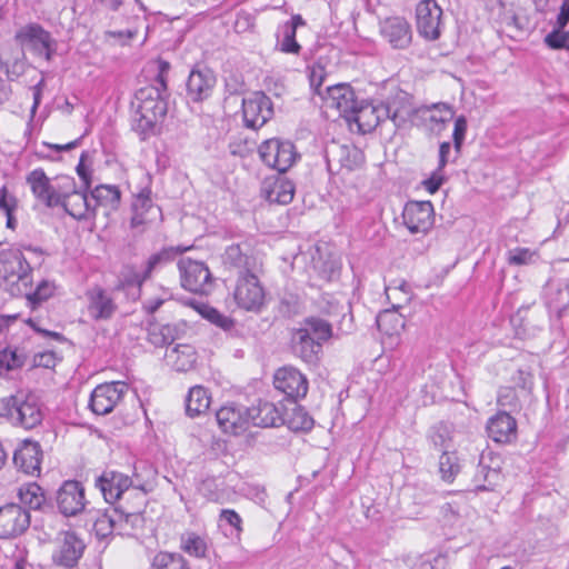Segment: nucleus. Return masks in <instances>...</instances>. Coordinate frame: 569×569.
<instances>
[{
	"instance_id": "obj_1",
	"label": "nucleus",
	"mask_w": 569,
	"mask_h": 569,
	"mask_svg": "<svg viewBox=\"0 0 569 569\" xmlns=\"http://www.w3.org/2000/svg\"><path fill=\"white\" fill-rule=\"evenodd\" d=\"M96 487L100 489L108 503L123 502V495L130 491L129 495L133 497L134 503L129 507L138 508L139 511H142L146 495L149 491L148 483L136 471L132 477H129L116 470H104L96 479Z\"/></svg>"
},
{
	"instance_id": "obj_2",
	"label": "nucleus",
	"mask_w": 569,
	"mask_h": 569,
	"mask_svg": "<svg viewBox=\"0 0 569 569\" xmlns=\"http://www.w3.org/2000/svg\"><path fill=\"white\" fill-rule=\"evenodd\" d=\"M133 129L142 140L156 133V128L167 113V101L158 87L148 86L136 93Z\"/></svg>"
},
{
	"instance_id": "obj_3",
	"label": "nucleus",
	"mask_w": 569,
	"mask_h": 569,
	"mask_svg": "<svg viewBox=\"0 0 569 569\" xmlns=\"http://www.w3.org/2000/svg\"><path fill=\"white\" fill-rule=\"evenodd\" d=\"M413 113L412 107L407 103H399L396 99L390 103L372 104L366 103L360 107L356 106L355 112H351L353 120L357 122L362 133L375 130L381 121L391 119L395 126L401 127Z\"/></svg>"
},
{
	"instance_id": "obj_4",
	"label": "nucleus",
	"mask_w": 569,
	"mask_h": 569,
	"mask_svg": "<svg viewBox=\"0 0 569 569\" xmlns=\"http://www.w3.org/2000/svg\"><path fill=\"white\" fill-rule=\"evenodd\" d=\"M31 257H26L19 248H9L0 252V277L4 280H26L34 266L40 267L44 260L40 248L27 246L23 248Z\"/></svg>"
},
{
	"instance_id": "obj_5",
	"label": "nucleus",
	"mask_w": 569,
	"mask_h": 569,
	"mask_svg": "<svg viewBox=\"0 0 569 569\" xmlns=\"http://www.w3.org/2000/svg\"><path fill=\"white\" fill-rule=\"evenodd\" d=\"M92 528L99 539L107 538L114 530L123 531L127 526L132 528L141 521V511L138 508H130L127 503L119 502L117 507L97 510L91 515Z\"/></svg>"
},
{
	"instance_id": "obj_6",
	"label": "nucleus",
	"mask_w": 569,
	"mask_h": 569,
	"mask_svg": "<svg viewBox=\"0 0 569 569\" xmlns=\"http://www.w3.org/2000/svg\"><path fill=\"white\" fill-rule=\"evenodd\" d=\"M26 181L34 198L50 209L59 206L60 192L68 189V186L70 187V177H58L54 182H51L40 168L29 172Z\"/></svg>"
},
{
	"instance_id": "obj_7",
	"label": "nucleus",
	"mask_w": 569,
	"mask_h": 569,
	"mask_svg": "<svg viewBox=\"0 0 569 569\" xmlns=\"http://www.w3.org/2000/svg\"><path fill=\"white\" fill-rule=\"evenodd\" d=\"M258 151L262 162L279 172L289 170L298 158L293 143L278 138L263 141Z\"/></svg>"
},
{
	"instance_id": "obj_8",
	"label": "nucleus",
	"mask_w": 569,
	"mask_h": 569,
	"mask_svg": "<svg viewBox=\"0 0 569 569\" xmlns=\"http://www.w3.org/2000/svg\"><path fill=\"white\" fill-rule=\"evenodd\" d=\"M16 40L23 49L32 51L47 61H50L56 52V41L50 32L38 23L21 27L16 33Z\"/></svg>"
},
{
	"instance_id": "obj_9",
	"label": "nucleus",
	"mask_w": 569,
	"mask_h": 569,
	"mask_svg": "<svg viewBox=\"0 0 569 569\" xmlns=\"http://www.w3.org/2000/svg\"><path fill=\"white\" fill-rule=\"evenodd\" d=\"M233 298L236 303L247 311H258L262 307L264 290L258 272L249 271L238 276Z\"/></svg>"
},
{
	"instance_id": "obj_10",
	"label": "nucleus",
	"mask_w": 569,
	"mask_h": 569,
	"mask_svg": "<svg viewBox=\"0 0 569 569\" xmlns=\"http://www.w3.org/2000/svg\"><path fill=\"white\" fill-rule=\"evenodd\" d=\"M181 284L184 289L206 295L213 287V279L209 268L201 261L181 259L178 263Z\"/></svg>"
},
{
	"instance_id": "obj_11",
	"label": "nucleus",
	"mask_w": 569,
	"mask_h": 569,
	"mask_svg": "<svg viewBox=\"0 0 569 569\" xmlns=\"http://www.w3.org/2000/svg\"><path fill=\"white\" fill-rule=\"evenodd\" d=\"M222 263L228 269H234L239 274L259 272L261 264L252 253V241L249 239L228 246L221 256Z\"/></svg>"
},
{
	"instance_id": "obj_12",
	"label": "nucleus",
	"mask_w": 569,
	"mask_h": 569,
	"mask_svg": "<svg viewBox=\"0 0 569 569\" xmlns=\"http://www.w3.org/2000/svg\"><path fill=\"white\" fill-rule=\"evenodd\" d=\"M57 508L64 517H74L86 510V490L77 480L64 481L57 491Z\"/></svg>"
},
{
	"instance_id": "obj_13",
	"label": "nucleus",
	"mask_w": 569,
	"mask_h": 569,
	"mask_svg": "<svg viewBox=\"0 0 569 569\" xmlns=\"http://www.w3.org/2000/svg\"><path fill=\"white\" fill-rule=\"evenodd\" d=\"M29 510L18 503L0 507V539H14L30 526Z\"/></svg>"
},
{
	"instance_id": "obj_14",
	"label": "nucleus",
	"mask_w": 569,
	"mask_h": 569,
	"mask_svg": "<svg viewBox=\"0 0 569 569\" xmlns=\"http://www.w3.org/2000/svg\"><path fill=\"white\" fill-rule=\"evenodd\" d=\"M442 9L436 0H421L416 8L417 30L427 40H437L441 34Z\"/></svg>"
},
{
	"instance_id": "obj_15",
	"label": "nucleus",
	"mask_w": 569,
	"mask_h": 569,
	"mask_svg": "<svg viewBox=\"0 0 569 569\" xmlns=\"http://www.w3.org/2000/svg\"><path fill=\"white\" fill-rule=\"evenodd\" d=\"M501 458L492 451L482 452L473 477L477 491H492L502 481Z\"/></svg>"
},
{
	"instance_id": "obj_16",
	"label": "nucleus",
	"mask_w": 569,
	"mask_h": 569,
	"mask_svg": "<svg viewBox=\"0 0 569 569\" xmlns=\"http://www.w3.org/2000/svg\"><path fill=\"white\" fill-rule=\"evenodd\" d=\"M59 206L76 220H88L96 217V207L89 201L84 191L76 190L74 179L70 177V187L59 194Z\"/></svg>"
},
{
	"instance_id": "obj_17",
	"label": "nucleus",
	"mask_w": 569,
	"mask_h": 569,
	"mask_svg": "<svg viewBox=\"0 0 569 569\" xmlns=\"http://www.w3.org/2000/svg\"><path fill=\"white\" fill-rule=\"evenodd\" d=\"M128 391V385L122 381H112L97 386L90 397L89 406L97 415H107Z\"/></svg>"
},
{
	"instance_id": "obj_18",
	"label": "nucleus",
	"mask_w": 569,
	"mask_h": 569,
	"mask_svg": "<svg viewBox=\"0 0 569 569\" xmlns=\"http://www.w3.org/2000/svg\"><path fill=\"white\" fill-rule=\"evenodd\" d=\"M402 219L411 233L426 234L435 222L433 206L430 201H409L403 208Z\"/></svg>"
},
{
	"instance_id": "obj_19",
	"label": "nucleus",
	"mask_w": 569,
	"mask_h": 569,
	"mask_svg": "<svg viewBox=\"0 0 569 569\" xmlns=\"http://www.w3.org/2000/svg\"><path fill=\"white\" fill-rule=\"evenodd\" d=\"M131 210L130 228L139 232H142L154 219L161 217L160 208L153 204L149 187L142 188L134 194Z\"/></svg>"
},
{
	"instance_id": "obj_20",
	"label": "nucleus",
	"mask_w": 569,
	"mask_h": 569,
	"mask_svg": "<svg viewBox=\"0 0 569 569\" xmlns=\"http://www.w3.org/2000/svg\"><path fill=\"white\" fill-rule=\"evenodd\" d=\"M242 113L246 126L258 129L272 117V102L263 92H253L243 99Z\"/></svg>"
},
{
	"instance_id": "obj_21",
	"label": "nucleus",
	"mask_w": 569,
	"mask_h": 569,
	"mask_svg": "<svg viewBox=\"0 0 569 569\" xmlns=\"http://www.w3.org/2000/svg\"><path fill=\"white\" fill-rule=\"evenodd\" d=\"M322 100L327 110H336L339 116L346 118L355 112L357 106L355 91L349 84L345 83L328 87Z\"/></svg>"
},
{
	"instance_id": "obj_22",
	"label": "nucleus",
	"mask_w": 569,
	"mask_h": 569,
	"mask_svg": "<svg viewBox=\"0 0 569 569\" xmlns=\"http://www.w3.org/2000/svg\"><path fill=\"white\" fill-rule=\"evenodd\" d=\"M273 385L291 399L303 398L308 392L307 378L293 367L278 369L273 376Z\"/></svg>"
},
{
	"instance_id": "obj_23",
	"label": "nucleus",
	"mask_w": 569,
	"mask_h": 569,
	"mask_svg": "<svg viewBox=\"0 0 569 569\" xmlns=\"http://www.w3.org/2000/svg\"><path fill=\"white\" fill-rule=\"evenodd\" d=\"M216 419L223 432L234 436L244 432L250 426L248 408L233 403L221 407L216 412Z\"/></svg>"
},
{
	"instance_id": "obj_24",
	"label": "nucleus",
	"mask_w": 569,
	"mask_h": 569,
	"mask_svg": "<svg viewBox=\"0 0 569 569\" xmlns=\"http://www.w3.org/2000/svg\"><path fill=\"white\" fill-rule=\"evenodd\" d=\"M42 450L37 441L24 440L13 453L14 466L26 475L39 476Z\"/></svg>"
},
{
	"instance_id": "obj_25",
	"label": "nucleus",
	"mask_w": 569,
	"mask_h": 569,
	"mask_svg": "<svg viewBox=\"0 0 569 569\" xmlns=\"http://www.w3.org/2000/svg\"><path fill=\"white\" fill-rule=\"evenodd\" d=\"M380 32L395 49H405L412 40L411 27L409 22L401 17L387 18L381 22Z\"/></svg>"
},
{
	"instance_id": "obj_26",
	"label": "nucleus",
	"mask_w": 569,
	"mask_h": 569,
	"mask_svg": "<svg viewBox=\"0 0 569 569\" xmlns=\"http://www.w3.org/2000/svg\"><path fill=\"white\" fill-rule=\"evenodd\" d=\"M88 313L96 321L109 320L117 311L113 298L101 287H93L86 292Z\"/></svg>"
},
{
	"instance_id": "obj_27",
	"label": "nucleus",
	"mask_w": 569,
	"mask_h": 569,
	"mask_svg": "<svg viewBox=\"0 0 569 569\" xmlns=\"http://www.w3.org/2000/svg\"><path fill=\"white\" fill-rule=\"evenodd\" d=\"M84 549L83 542L73 532H63L59 538L58 549L53 559L58 565L72 568L80 559Z\"/></svg>"
},
{
	"instance_id": "obj_28",
	"label": "nucleus",
	"mask_w": 569,
	"mask_h": 569,
	"mask_svg": "<svg viewBox=\"0 0 569 569\" xmlns=\"http://www.w3.org/2000/svg\"><path fill=\"white\" fill-rule=\"evenodd\" d=\"M216 84V77L210 69H193L187 81L188 97L199 102L210 97Z\"/></svg>"
},
{
	"instance_id": "obj_29",
	"label": "nucleus",
	"mask_w": 569,
	"mask_h": 569,
	"mask_svg": "<svg viewBox=\"0 0 569 569\" xmlns=\"http://www.w3.org/2000/svg\"><path fill=\"white\" fill-rule=\"evenodd\" d=\"M487 432L493 441L509 443L517 437L516 419L509 413L500 411L489 419Z\"/></svg>"
},
{
	"instance_id": "obj_30",
	"label": "nucleus",
	"mask_w": 569,
	"mask_h": 569,
	"mask_svg": "<svg viewBox=\"0 0 569 569\" xmlns=\"http://www.w3.org/2000/svg\"><path fill=\"white\" fill-rule=\"evenodd\" d=\"M261 193L270 203L288 204L293 199L295 186L282 177L268 178L262 182Z\"/></svg>"
},
{
	"instance_id": "obj_31",
	"label": "nucleus",
	"mask_w": 569,
	"mask_h": 569,
	"mask_svg": "<svg viewBox=\"0 0 569 569\" xmlns=\"http://www.w3.org/2000/svg\"><path fill=\"white\" fill-rule=\"evenodd\" d=\"M12 425L21 426L24 429L37 427L42 420V412L38 403L31 398L17 397L16 408L13 411Z\"/></svg>"
},
{
	"instance_id": "obj_32",
	"label": "nucleus",
	"mask_w": 569,
	"mask_h": 569,
	"mask_svg": "<svg viewBox=\"0 0 569 569\" xmlns=\"http://www.w3.org/2000/svg\"><path fill=\"white\" fill-rule=\"evenodd\" d=\"M249 425L261 428L277 427L284 422L279 409L269 401H259L258 405L248 408Z\"/></svg>"
},
{
	"instance_id": "obj_33",
	"label": "nucleus",
	"mask_w": 569,
	"mask_h": 569,
	"mask_svg": "<svg viewBox=\"0 0 569 569\" xmlns=\"http://www.w3.org/2000/svg\"><path fill=\"white\" fill-rule=\"evenodd\" d=\"M295 353L307 363H313L318 360L322 345L306 330L297 329L292 336Z\"/></svg>"
},
{
	"instance_id": "obj_34",
	"label": "nucleus",
	"mask_w": 569,
	"mask_h": 569,
	"mask_svg": "<svg viewBox=\"0 0 569 569\" xmlns=\"http://www.w3.org/2000/svg\"><path fill=\"white\" fill-rule=\"evenodd\" d=\"M164 359L169 366L180 372L191 370L197 361V352L190 345L182 343L167 349Z\"/></svg>"
},
{
	"instance_id": "obj_35",
	"label": "nucleus",
	"mask_w": 569,
	"mask_h": 569,
	"mask_svg": "<svg viewBox=\"0 0 569 569\" xmlns=\"http://www.w3.org/2000/svg\"><path fill=\"white\" fill-rule=\"evenodd\" d=\"M301 16L296 14L278 28V46L284 53L298 54L301 46L296 41L297 28L303 26Z\"/></svg>"
},
{
	"instance_id": "obj_36",
	"label": "nucleus",
	"mask_w": 569,
	"mask_h": 569,
	"mask_svg": "<svg viewBox=\"0 0 569 569\" xmlns=\"http://www.w3.org/2000/svg\"><path fill=\"white\" fill-rule=\"evenodd\" d=\"M180 549L191 557L202 559L207 557L209 545L206 536L194 531H186L180 536Z\"/></svg>"
},
{
	"instance_id": "obj_37",
	"label": "nucleus",
	"mask_w": 569,
	"mask_h": 569,
	"mask_svg": "<svg viewBox=\"0 0 569 569\" xmlns=\"http://www.w3.org/2000/svg\"><path fill=\"white\" fill-rule=\"evenodd\" d=\"M211 397L208 390L201 386L190 388L186 399V411L189 417L200 416L209 409Z\"/></svg>"
},
{
	"instance_id": "obj_38",
	"label": "nucleus",
	"mask_w": 569,
	"mask_h": 569,
	"mask_svg": "<svg viewBox=\"0 0 569 569\" xmlns=\"http://www.w3.org/2000/svg\"><path fill=\"white\" fill-rule=\"evenodd\" d=\"M91 197L94 200V207L101 206L110 210H117L120 204L121 192L117 186L100 184L91 191Z\"/></svg>"
},
{
	"instance_id": "obj_39",
	"label": "nucleus",
	"mask_w": 569,
	"mask_h": 569,
	"mask_svg": "<svg viewBox=\"0 0 569 569\" xmlns=\"http://www.w3.org/2000/svg\"><path fill=\"white\" fill-rule=\"evenodd\" d=\"M376 322L378 329L390 337L405 329V318L395 310H383L377 316Z\"/></svg>"
},
{
	"instance_id": "obj_40",
	"label": "nucleus",
	"mask_w": 569,
	"mask_h": 569,
	"mask_svg": "<svg viewBox=\"0 0 569 569\" xmlns=\"http://www.w3.org/2000/svg\"><path fill=\"white\" fill-rule=\"evenodd\" d=\"M150 569H190V567L181 553L159 551L152 557Z\"/></svg>"
},
{
	"instance_id": "obj_41",
	"label": "nucleus",
	"mask_w": 569,
	"mask_h": 569,
	"mask_svg": "<svg viewBox=\"0 0 569 569\" xmlns=\"http://www.w3.org/2000/svg\"><path fill=\"white\" fill-rule=\"evenodd\" d=\"M186 250L187 248L182 247L163 248L159 252H156L148 258L143 270L150 278L153 271L173 261L178 254L184 252Z\"/></svg>"
},
{
	"instance_id": "obj_42",
	"label": "nucleus",
	"mask_w": 569,
	"mask_h": 569,
	"mask_svg": "<svg viewBox=\"0 0 569 569\" xmlns=\"http://www.w3.org/2000/svg\"><path fill=\"white\" fill-rule=\"evenodd\" d=\"M18 497L30 509H40L46 501L42 488L36 482H29L19 488Z\"/></svg>"
},
{
	"instance_id": "obj_43",
	"label": "nucleus",
	"mask_w": 569,
	"mask_h": 569,
	"mask_svg": "<svg viewBox=\"0 0 569 569\" xmlns=\"http://www.w3.org/2000/svg\"><path fill=\"white\" fill-rule=\"evenodd\" d=\"M306 330L309 336L316 338L321 345L328 340L332 335V328L330 323L320 318H308L305 320L303 326L300 328Z\"/></svg>"
},
{
	"instance_id": "obj_44",
	"label": "nucleus",
	"mask_w": 569,
	"mask_h": 569,
	"mask_svg": "<svg viewBox=\"0 0 569 569\" xmlns=\"http://www.w3.org/2000/svg\"><path fill=\"white\" fill-rule=\"evenodd\" d=\"M460 471L456 452L443 451L439 458V472L447 482H452Z\"/></svg>"
},
{
	"instance_id": "obj_45",
	"label": "nucleus",
	"mask_w": 569,
	"mask_h": 569,
	"mask_svg": "<svg viewBox=\"0 0 569 569\" xmlns=\"http://www.w3.org/2000/svg\"><path fill=\"white\" fill-rule=\"evenodd\" d=\"M197 310L204 319L209 320L211 323L226 331L231 330L234 326V322L231 318L222 315L211 306L201 303L197 307Z\"/></svg>"
},
{
	"instance_id": "obj_46",
	"label": "nucleus",
	"mask_w": 569,
	"mask_h": 569,
	"mask_svg": "<svg viewBox=\"0 0 569 569\" xmlns=\"http://www.w3.org/2000/svg\"><path fill=\"white\" fill-rule=\"evenodd\" d=\"M56 291V284L49 280H42L33 292H30L26 296L28 306L31 309H36L43 301L48 300L53 296Z\"/></svg>"
},
{
	"instance_id": "obj_47",
	"label": "nucleus",
	"mask_w": 569,
	"mask_h": 569,
	"mask_svg": "<svg viewBox=\"0 0 569 569\" xmlns=\"http://www.w3.org/2000/svg\"><path fill=\"white\" fill-rule=\"evenodd\" d=\"M293 431H308L313 427V419L302 407H295L286 420Z\"/></svg>"
},
{
	"instance_id": "obj_48",
	"label": "nucleus",
	"mask_w": 569,
	"mask_h": 569,
	"mask_svg": "<svg viewBox=\"0 0 569 569\" xmlns=\"http://www.w3.org/2000/svg\"><path fill=\"white\" fill-rule=\"evenodd\" d=\"M148 279L144 270H137L136 267L128 264L123 267L120 287L123 289L132 286L140 288Z\"/></svg>"
},
{
	"instance_id": "obj_49",
	"label": "nucleus",
	"mask_w": 569,
	"mask_h": 569,
	"mask_svg": "<svg viewBox=\"0 0 569 569\" xmlns=\"http://www.w3.org/2000/svg\"><path fill=\"white\" fill-rule=\"evenodd\" d=\"M430 111L431 114L429 117V121L435 122L441 127L451 121L455 117V111L449 104L446 103L433 104Z\"/></svg>"
},
{
	"instance_id": "obj_50",
	"label": "nucleus",
	"mask_w": 569,
	"mask_h": 569,
	"mask_svg": "<svg viewBox=\"0 0 569 569\" xmlns=\"http://www.w3.org/2000/svg\"><path fill=\"white\" fill-rule=\"evenodd\" d=\"M545 43L553 50H569V31L552 30L545 37Z\"/></svg>"
},
{
	"instance_id": "obj_51",
	"label": "nucleus",
	"mask_w": 569,
	"mask_h": 569,
	"mask_svg": "<svg viewBox=\"0 0 569 569\" xmlns=\"http://www.w3.org/2000/svg\"><path fill=\"white\" fill-rule=\"evenodd\" d=\"M467 128L468 123L465 116H459L458 118H456L455 128L452 132L456 157H458L461 152V148L467 133Z\"/></svg>"
},
{
	"instance_id": "obj_52",
	"label": "nucleus",
	"mask_w": 569,
	"mask_h": 569,
	"mask_svg": "<svg viewBox=\"0 0 569 569\" xmlns=\"http://www.w3.org/2000/svg\"><path fill=\"white\" fill-rule=\"evenodd\" d=\"M535 252L527 248H516L508 251V263L512 266H525L532 262Z\"/></svg>"
},
{
	"instance_id": "obj_53",
	"label": "nucleus",
	"mask_w": 569,
	"mask_h": 569,
	"mask_svg": "<svg viewBox=\"0 0 569 569\" xmlns=\"http://www.w3.org/2000/svg\"><path fill=\"white\" fill-rule=\"evenodd\" d=\"M386 293L389 299L395 298L398 299L401 295L400 300L405 303L409 302L411 299L409 284L406 281H401L398 286H388L386 287Z\"/></svg>"
},
{
	"instance_id": "obj_54",
	"label": "nucleus",
	"mask_w": 569,
	"mask_h": 569,
	"mask_svg": "<svg viewBox=\"0 0 569 569\" xmlns=\"http://www.w3.org/2000/svg\"><path fill=\"white\" fill-rule=\"evenodd\" d=\"M445 180L446 177L443 170L436 168L431 176L423 181V187L428 192L436 193Z\"/></svg>"
},
{
	"instance_id": "obj_55",
	"label": "nucleus",
	"mask_w": 569,
	"mask_h": 569,
	"mask_svg": "<svg viewBox=\"0 0 569 569\" xmlns=\"http://www.w3.org/2000/svg\"><path fill=\"white\" fill-rule=\"evenodd\" d=\"M22 365L21 358L12 350L0 351V367L12 370Z\"/></svg>"
},
{
	"instance_id": "obj_56",
	"label": "nucleus",
	"mask_w": 569,
	"mask_h": 569,
	"mask_svg": "<svg viewBox=\"0 0 569 569\" xmlns=\"http://www.w3.org/2000/svg\"><path fill=\"white\" fill-rule=\"evenodd\" d=\"M498 403L501 407L516 408L518 399L515 389L511 387L501 388L498 395Z\"/></svg>"
},
{
	"instance_id": "obj_57",
	"label": "nucleus",
	"mask_w": 569,
	"mask_h": 569,
	"mask_svg": "<svg viewBox=\"0 0 569 569\" xmlns=\"http://www.w3.org/2000/svg\"><path fill=\"white\" fill-rule=\"evenodd\" d=\"M17 397L0 399V418L12 425Z\"/></svg>"
},
{
	"instance_id": "obj_58",
	"label": "nucleus",
	"mask_w": 569,
	"mask_h": 569,
	"mask_svg": "<svg viewBox=\"0 0 569 569\" xmlns=\"http://www.w3.org/2000/svg\"><path fill=\"white\" fill-rule=\"evenodd\" d=\"M511 381L516 387L523 390H530L533 385L532 375L522 369L517 370V372L512 376Z\"/></svg>"
},
{
	"instance_id": "obj_59",
	"label": "nucleus",
	"mask_w": 569,
	"mask_h": 569,
	"mask_svg": "<svg viewBox=\"0 0 569 569\" xmlns=\"http://www.w3.org/2000/svg\"><path fill=\"white\" fill-rule=\"evenodd\" d=\"M16 208H17V199L12 194H9L6 187H2L0 189V209L4 213H9V212H13Z\"/></svg>"
},
{
	"instance_id": "obj_60",
	"label": "nucleus",
	"mask_w": 569,
	"mask_h": 569,
	"mask_svg": "<svg viewBox=\"0 0 569 569\" xmlns=\"http://www.w3.org/2000/svg\"><path fill=\"white\" fill-rule=\"evenodd\" d=\"M169 299V293L168 292H163L161 296L159 297H152V298H148L144 302H143V310L148 313V315H152L167 300Z\"/></svg>"
},
{
	"instance_id": "obj_61",
	"label": "nucleus",
	"mask_w": 569,
	"mask_h": 569,
	"mask_svg": "<svg viewBox=\"0 0 569 569\" xmlns=\"http://www.w3.org/2000/svg\"><path fill=\"white\" fill-rule=\"evenodd\" d=\"M220 518L227 521L230 526H232L238 532L242 531V520L241 517L231 509L221 510Z\"/></svg>"
},
{
	"instance_id": "obj_62",
	"label": "nucleus",
	"mask_w": 569,
	"mask_h": 569,
	"mask_svg": "<svg viewBox=\"0 0 569 569\" xmlns=\"http://www.w3.org/2000/svg\"><path fill=\"white\" fill-rule=\"evenodd\" d=\"M56 360L53 352H42L34 356V363L38 367L53 368L56 366Z\"/></svg>"
},
{
	"instance_id": "obj_63",
	"label": "nucleus",
	"mask_w": 569,
	"mask_h": 569,
	"mask_svg": "<svg viewBox=\"0 0 569 569\" xmlns=\"http://www.w3.org/2000/svg\"><path fill=\"white\" fill-rule=\"evenodd\" d=\"M569 22V0H565L560 12L557 18V22L553 30H565L567 23Z\"/></svg>"
},
{
	"instance_id": "obj_64",
	"label": "nucleus",
	"mask_w": 569,
	"mask_h": 569,
	"mask_svg": "<svg viewBox=\"0 0 569 569\" xmlns=\"http://www.w3.org/2000/svg\"><path fill=\"white\" fill-rule=\"evenodd\" d=\"M451 153V143L448 141L441 142L439 146V159H438V169L443 170L447 163L449 162V156Z\"/></svg>"
}]
</instances>
